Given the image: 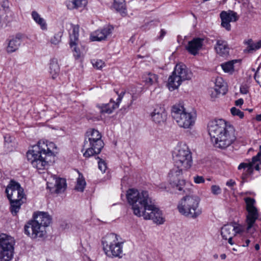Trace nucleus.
I'll list each match as a JSON object with an SVG mask.
<instances>
[{"label":"nucleus","mask_w":261,"mask_h":261,"mask_svg":"<svg viewBox=\"0 0 261 261\" xmlns=\"http://www.w3.org/2000/svg\"><path fill=\"white\" fill-rule=\"evenodd\" d=\"M235 185H236V182L232 179L229 180L226 182V185L228 187H233Z\"/></svg>","instance_id":"nucleus-49"},{"label":"nucleus","mask_w":261,"mask_h":261,"mask_svg":"<svg viewBox=\"0 0 261 261\" xmlns=\"http://www.w3.org/2000/svg\"><path fill=\"white\" fill-rule=\"evenodd\" d=\"M204 39L203 38H195L189 42L186 49L192 55H196L198 51L202 48Z\"/></svg>","instance_id":"nucleus-18"},{"label":"nucleus","mask_w":261,"mask_h":261,"mask_svg":"<svg viewBox=\"0 0 261 261\" xmlns=\"http://www.w3.org/2000/svg\"><path fill=\"white\" fill-rule=\"evenodd\" d=\"M60 67L57 59L51 60L49 65V73L53 79H55L59 75Z\"/></svg>","instance_id":"nucleus-27"},{"label":"nucleus","mask_w":261,"mask_h":261,"mask_svg":"<svg viewBox=\"0 0 261 261\" xmlns=\"http://www.w3.org/2000/svg\"><path fill=\"white\" fill-rule=\"evenodd\" d=\"M141 1L140 0H134V3L137 4V3H138L140 2Z\"/></svg>","instance_id":"nucleus-62"},{"label":"nucleus","mask_w":261,"mask_h":261,"mask_svg":"<svg viewBox=\"0 0 261 261\" xmlns=\"http://www.w3.org/2000/svg\"><path fill=\"white\" fill-rule=\"evenodd\" d=\"M92 63L93 67L97 69H101L105 66V62L101 60H93L92 61Z\"/></svg>","instance_id":"nucleus-39"},{"label":"nucleus","mask_w":261,"mask_h":261,"mask_svg":"<svg viewBox=\"0 0 261 261\" xmlns=\"http://www.w3.org/2000/svg\"><path fill=\"white\" fill-rule=\"evenodd\" d=\"M4 139H5V143L11 142V141H12L11 137L8 135H6L4 137Z\"/></svg>","instance_id":"nucleus-50"},{"label":"nucleus","mask_w":261,"mask_h":261,"mask_svg":"<svg viewBox=\"0 0 261 261\" xmlns=\"http://www.w3.org/2000/svg\"><path fill=\"white\" fill-rule=\"evenodd\" d=\"M200 198L195 195H187L179 201L177 208L182 215L195 219L202 213L201 208L199 207Z\"/></svg>","instance_id":"nucleus-5"},{"label":"nucleus","mask_w":261,"mask_h":261,"mask_svg":"<svg viewBox=\"0 0 261 261\" xmlns=\"http://www.w3.org/2000/svg\"><path fill=\"white\" fill-rule=\"evenodd\" d=\"M143 79L145 84L148 86L154 85L158 82V76L150 72L145 74Z\"/></svg>","instance_id":"nucleus-31"},{"label":"nucleus","mask_w":261,"mask_h":261,"mask_svg":"<svg viewBox=\"0 0 261 261\" xmlns=\"http://www.w3.org/2000/svg\"><path fill=\"white\" fill-rule=\"evenodd\" d=\"M166 32L164 30H163V29L161 30V32H160V36L159 38L160 39H162L164 37V36L166 35Z\"/></svg>","instance_id":"nucleus-53"},{"label":"nucleus","mask_w":261,"mask_h":261,"mask_svg":"<svg viewBox=\"0 0 261 261\" xmlns=\"http://www.w3.org/2000/svg\"><path fill=\"white\" fill-rule=\"evenodd\" d=\"M171 114L177 124L184 128H191L194 126L196 119V113L194 111H188L182 103L173 106Z\"/></svg>","instance_id":"nucleus-4"},{"label":"nucleus","mask_w":261,"mask_h":261,"mask_svg":"<svg viewBox=\"0 0 261 261\" xmlns=\"http://www.w3.org/2000/svg\"><path fill=\"white\" fill-rule=\"evenodd\" d=\"M214 91L216 94L213 95V90H212V98L216 97L218 94H222V95H224L226 93L227 91L226 83L224 82L222 77H218L216 79L215 86L214 88Z\"/></svg>","instance_id":"nucleus-20"},{"label":"nucleus","mask_w":261,"mask_h":261,"mask_svg":"<svg viewBox=\"0 0 261 261\" xmlns=\"http://www.w3.org/2000/svg\"><path fill=\"white\" fill-rule=\"evenodd\" d=\"M261 67V64L259 66V67L257 68V69L256 70V72H255V75L254 76V79L256 80V81L257 82H258V81L256 80V78H257V73L258 72V70H259L260 68Z\"/></svg>","instance_id":"nucleus-55"},{"label":"nucleus","mask_w":261,"mask_h":261,"mask_svg":"<svg viewBox=\"0 0 261 261\" xmlns=\"http://www.w3.org/2000/svg\"><path fill=\"white\" fill-rule=\"evenodd\" d=\"M192 73L189 70L186 66L183 64H177L172 74L168 78V85L170 90H174L186 80L192 78Z\"/></svg>","instance_id":"nucleus-9"},{"label":"nucleus","mask_w":261,"mask_h":261,"mask_svg":"<svg viewBox=\"0 0 261 261\" xmlns=\"http://www.w3.org/2000/svg\"><path fill=\"white\" fill-rule=\"evenodd\" d=\"M185 170L174 167L170 170L168 174L169 181L173 187H176L179 191L183 190L186 192L184 188L186 186L185 180L181 179L182 171Z\"/></svg>","instance_id":"nucleus-12"},{"label":"nucleus","mask_w":261,"mask_h":261,"mask_svg":"<svg viewBox=\"0 0 261 261\" xmlns=\"http://www.w3.org/2000/svg\"><path fill=\"white\" fill-rule=\"evenodd\" d=\"M87 0H67L66 6L69 10L83 9L87 5Z\"/></svg>","instance_id":"nucleus-23"},{"label":"nucleus","mask_w":261,"mask_h":261,"mask_svg":"<svg viewBox=\"0 0 261 261\" xmlns=\"http://www.w3.org/2000/svg\"><path fill=\"white\" fill-rule=\"evenodd\" d=\"M21 42L20 38L17 36L12 38L9 41L8 45L7 47V51L8 53H12L16 51L18 49Z\"/></svg>","instance_id":"nucleus-24"},{"label":"nucleus","mask_w":261,"mask_h":261,"mask_svg":"<svg viewBox=\"0 0 261 261\" xmlns=\"http://www.w3.org/2000/svg\"><path fill=\"white\" fill-rule=\"evenodd\" d=\"M221 234L224 240H228V242L230 245L234 244L232 241V238L235 236V232H234L233 226L230 224L224 225L221 231Z\"/></svg>","instance_id":"nucleus-19"},{"label":"nucleus","mask_w":261,"mask_h":261,"mask_svg":"<svg viewBox=\"0 0 261 261\" xmlns=\"http://www.w3.org/2000/svg\"><path fill=\"white\" fill-rule=\"evenodd\" d=\"M211 192L213 194L218 195L221 193V189L218 185H213L211 187Z\"/></svg>","instance_id":"nucleus-44"},{"label":"nucleus","mask_w":261,"mask_h":261,"mask_svg":"<svg viewBox=\"0 0 261 261\" xmlns=\"http://www.w3.org/2000/svg\"><path fill=\"white\" fill-rule=\"evenodd\" d=\"M98 159H99V161L98 162V168L100 171H101V172H105L106 170L107 169V163L103 160L99 159V158H98Z\"/></svg>","instance_id":"nucleus-41"},{"label":"nucleus","mask_w":261,"mask_h":261,"mask_svg":"<svg viewBox=\"0 0 261 261\" xmlns=\"http://www.w3.org/2000/svg\"><path fill=\"white\" fill-rule=\"evenodd\" d=\"M124 94H125V92H122L120 93V94L118 95V97L117 99V103H118L119 105V102L121 101L122 98L123 97Z\"/></svg>","instance_id":"nucleus-48"},{"label":"nucleus","mask_w":261,"mask_h":261,"mask_svg":"<svg viewBox=\"0 0 261 261\" xmlns=\"http://www.w3.org/2000/svg\"><path fill=\"white\" fill-rule=\"evenodd\" d=\"M174 166L184 170L190 169L193 164L192 153L186 144H179L172 153Z\"/></svg>","instance_id":"nucleus-7"},{"label":"nucleus","mask_w":261,"mask_h":261,"mask_svg":"<svg viewBox=\"0 0 261 261\" xmlns=\"http://www.w3.org/2000/svg\"><path fill=\"white\" fill-rule=\"evenodd\" d=\"M259 160L257 159V157H256L255 156H253L252 159V161L251 162H249L250 164H252V167H253V165L255 164V163L257 162V161H259Z\"/></svg>","instance_id":"nucleus-51"},{"label":"nucleus","mask_w":261,"mask_h":261,"mask_svg":"<svg viewBox=\"0 0 261 261\" xmlns=\"http://www.w3.org/2000/svg\"><path fill=\"white\" fill-rule=\"evenodd\" d=\"M215 49L216 53L221 56H227L229 54V48L227 42L221 39L216 40Z\"/></svg>","instance_id":"nucleus-21"},{"label":"nucleus","mask_w":261,"mask_h":261,"mask_svg":"<svg viewBox=\"0 0 261 261\" xmlns=\"http://www.w3.org/2000/svg\"><path fill=\"white\" fill-rule=\"evenodd\" d=\"M70 46H73L75 44L77 43L79 38V29L75 27L73 28L72 33L70 36Z\"/></svg>","instance_id":"nucleus-34"},{"label":"nucleus","mask_w":261,"mask_h":261,"mask_svg":"<svg viewBox=\"0 0 261 261\" xmlns=\"http://www.w3.org/2000/svg\"><path fill=\"white\" fill-rule=\"evenodd\" d=\"M51 156V152H46L45 148L40 147L39 145L33 147V149L28 151L27 157L33 166L38 170L44 169L50 161L48 158Z\"/></svg>","instance_id":"nucleus-8"},{"label":"nucleus","mask_w":261,"mask_h":261,"mask_svg":"<svg viewBox=\"0 0 261 261\" xmlns=\"http://www.w3.org/2000/svg\"><path fill=\"white\" fill-rule=\"evenodd\" d=\"M62 35V31H60L55 34L54 37L50 39V43L53 45H58L61 41Z\"/></svg>","instance_id":"nucleus-37"},{"label":"nucleus","mask_w":261,"mask_h":261,"mask_svg":"<svg viewBox=\"0 0 261 261\" xmlns=\"http://www.w3.org/2000/svg\"><path fill=\"white\" fill-rule=\"evenodd\" d=\"M247 168V171L249 173H251L253 171V167H252V164L250 163H241L238 169L241 170L242 169H245Z\"/></svg>","instance_id":"nucleus-38"},{"label":"nucleus","mask_w":261,"mask_h":261,"mask_svg":"<svg viewBox=\"0 0 261 261\" xmlns=\"http://www.w3.org/2000/svg\"><path fill=\"white\" fill-rule=\"evenodd\" d=\"M254 248L256 250H257V251L260 248L259 244H255Z\"/></svg>","instance_id":"nucleus-60"},{"label":"nucleus","mask_w":261,"mask_h":261,"mask_svg":"<svg viewBox=\"0 0 261 261\" xmlns=\"http://www.w3.org/2000/svg\"><path fill=\"white\" fill-rule=\"evenodd\" d=\"M113 7L122 16L126 15L127 12L124 0H114Z\"/></svg>","instance_id":"nucleus-29"},{"label":"nucleus","mask_w":261,"mask_h":261,"mask_svg":"<svg viewBox=\"0 0 261 261\" xmlns=\"http://www.w3.org/2000/svg\"><path fill=\"white\" fill-rule=\"evenodd\" d=\"M9 201L10 203V212L13 216H15L19 212L21 205L23 203V201L20 198L14 200Z\"/></svg>","instance_id":"nucleus-30"},{"label":"nucleus","mask_w":261,"mask_h":261,"mask_svg":"<svg viewBox=\"0 0 261 261\" xmlns=\"http://www.w3.org/2000/svg\"><path fill=\"white\" fill-rule=\"evenodd\" d=\"M51 222V218L47 213L38 212L24 226V233L33 239L43 238L46 233V227Z\"/></svg>","instance_id":"nucleus-3"},{"label":"nucleus","mask_w":261,"mask_h":261,"mask_svg":"<svg viewBox=\"0 0 261 261\" xmlns=\"http://www.w3.org/2000/svg\"><path fill=\"white\" fill-rule=\"evenodd\" d=\"M232 250H233V251H237V248H232Z\"/></svg>","instance_id":"nucleus-64"},{"label":"nucleus","mask_w":261,"mask_h":261,"mask_svg":"<svg viewBox=\"0 0 261 261\" xmlns=\"http://www.w3.org/2000/svg\"><path fill=\"white\" fill-rule=\"evenodd\" d=\"M214 257L215 258H218V255L217 254H215L214 255Z\"/></svg>","instance_id":"nucleus-63"},{"label":"nucleus","mask_w":261,"mask_h":261,"mask_svg":"<svg viewBox=\"0 0 261 261\" xmlns=\"http://www.w3.org/2000/svg\"><path fill=\"white\" fill-rule=\"evenodd\" d=\"M56 179L55 186L56 187V192L57 193H61L64 192L66 187V180L63 178H57L54 176Z\"/></svg>","instance_id":"nucleus-32"},{"label":"nucleus","mask_w":261,"mask_h":261,"mask_svg":"<svg viewBox=\"0 0 261 261\" xmlns=\"http://www.w3.org/2000/svg\"><path fill=\"white\" fill-rule=\"evenodd\" d=\"M113 28L108 25L101 30H98L91 35V40L92 41H99L106 39L112 33Z\"/></svg>","instance_id":"nucleus-17"},{"label":"nucleus","mask_w":261,"mask_h":261,"mask_svg":"<svg viewBox=\"0 0 261 261\" xmlns=\"http://www.w3.org/2000/svg\"><path fill=\"white\" fill-rule=\"evenodd\" d=\"M6 193L9 200H14L19 198L23 199V189L20 184L13 180H11L6 189Z\"/></svg>","instance_id":"nucleus-13"},{"label":"nucleus","mask_w":261,"mask_h":261,"mask_svg":"<svg viewBox=\"0 0 261 261\" xmlns=\"http://www.w3.org/2000/svg\"><path fill=\"white\" fill-rule=\"evenodd\" d=\"M211 141L217 148L225 149L236 139L235 129L222 119L211 121L208 124Z\"/></svg>","instance_id":"nucleus-2"},{"label":"nucleus","mask_w":261,"mask_h":261,"mask_svg":"<svg viewBox=\"0 0 261 261\" xmlns=\"http://www.w3.org/2000/svg\"><path fill=\"white\" fill-rule=\"evenodd\" d=\"M31 16L34 21L38 24L43 30L47 29V24L44 18L41 17L40 15L36 11H33Z\"/></svg>","instance_id":"nucleus-28"},{"label":"nucleus","mask_w":261,"mask_h":261,"mask_svg":"<svg viewBox=\"0 0 261 261\" xmlns=\"http://www.w3.org/2000/svg\"><path fill=\"white\" fill-rule=\"evenodd\" d=\"M256 155L258 156H259V157H260V156H261V145L259 146V151L257 153Z\"/></svg>","instance_id":"nucleus-61"},{"label":"nucleus","mask_w":261,"mask_h":261,"mask_svg":"<svg viewBox=\"0 0 261 261\" xmlns=\"http://www.w3.org/2000/svg\"><path fill=\"white\" fill-rule=\"evenodd\" d=\"M45 147L46 148H45L46 152H49V151H51V155L53 154V151L51 150V149H53L54 148H56V146H55V144L52 143V142H50L49 144H46L45 145Z\"/></svg>","instance_id":"nucleus-45"},{"label":"nucleus","mask_w":261,"mask_h":261,"mask_svg":"<svg viewBox=\"0 0 261 261\" xmlns=\"http://www.w3.org/2000/svg\"><path fill=\"white\" fill-rule=\"evenodd\" d=\"M244 43L247 45V47L244 49L245 53H252L261 48V40L254 43L251 39H249Z\"/></svg>","instance_id":"nucleus-26"},{"label":"nucleus","mask_w":261,"mask_h":261,"mask_svg":"<svg viewBox=\"0 0 261 261\" xmlns=\"http://www.w3.org/2000/svg\"><path fill=\"white\" fill-rule=\"evenodd\" d=\"M194 181L196 184H201L204 182V179L203 176H196L194 177Z\"/></svg>","instance_id":"nucleus-46"},{"label":"nucleus","mask_w":261,"mask_h":261,"mask_svg":"<svg viewBox=\"0 0 261 261\" xmlns=\"http://www.w3.org/2000/svg\"><path fill=\"white\" fill-rule=\"evenodd\" d=\"M86 186V181L83 176L80 174L79 178L76 181V185L75 187V189L76 191L80 192H83L85 189V187Z\"/></svg>","instance_id":"nucleus-35"},{"label":"nucleus","mask_w":261,"mask_h":261,"mask_svg":"<svg viewBox=\"0 0 261 261\" xmlns=\"http://www.w3.org/2000/svg\"><path fill=\"white\" fill-rule=\"evenodd\" d=\"M14 238L6 234L0 235V261H10L14 253Z\"/></svg>","instance_id":"nucleus-11"},{"label":"nucleus","mask_w":261,"mask_h":261,"mask_svg":"<svg viewBox=\"0 0 261 261\" xmlns=\"http://www.w3.org/2000/svg\"><path fill=\"white\" fill-rule=\"evenodd\" d=\"M250 241L248 239H247L246 241H245V244H243L242 245V246L243 247H247L249 245V244L250 243Z\"/></svg>","instance_id":"nucleus-56"},{"label":"nucleus","mask_w":261,"mask_h":261,"mask_svg":"<svg viewBox=\"0 0 261 261\" xmlns=\"http://www.w3.org/2000/svg\"><path fill=\"white\" fill-rule=\"evenodd\" d=\"M14 18V14L10 10L9 3L4 1L0 7V23L4 24L12 21Z\"/></svg>","instance_id":"nucleus-14"},{"label":"nucleus","mask_w":261,"mask_h":261,"mask_svg":"<svg viewBox=\"0 0 261 261\" xmlns=\"http://www.w3.org/2000/svg\"><path fill=\"white\" fill-rule=\"evenodd\" d=\"M256 120L258 121H261V114L256 116Z\"/></svg>","instance_id":"nucleus-57"},{"label":"nucleus","mask_w":261,"mask_h":261,"mask_svg":"<svg viewBox=\"0 0 261 261\" xmlns=\"http://www.w3.org/2000/svg\"><path fill=\"white\" fill-rule=\"evenodd\" d=\"M220 257L222 259H225L226 257V255L225 254H222L221 255H220Z\"/></svg>","instance_id":"nucleus-58"},{"label":"nucleus","mask_w":261,"mask_h":261,"mask_svg":"<svg viewBox=\"0 0 261 261\" xmlns=\"http://www.w3.org/2000/svg\"><path fill=\"white\" fill-rule=\"evenodd\" d=\"M230 112L233 116H237L240 118L244 117V113L241 111L239 109H237L236 107H232L230 109Z\"/></svg>","instance_id":"nucleus-40"},{"label":"nucleus","mask_w":261,"mask_h":261,"mask_svg":"<svg viewBox=\"0 0 261 261\" xmlns=\"http://www.w3.org/2000/svg\"><path fill=\"white\" fill-rule=\"evenodd\" d=\"M248 215H247V229L249 230L254 225L256 220L259 217V214L257 208L247 210Z\"/></svg>","instance_id":"nucleus-22"},{"label":"nucleus","mask_w":261,"mask_h":261,"mask_svg":"<svg viewBox=\"0 0 261 261\" xmlns=\"http://www.w3.org/2000/svg\"><path fill=\"white\" fill-rule=\"evenodd\" d=\"M261 67V64L259 66V67L257 68V69L256 70V72H255V75L254 76V79L256 80V81L257 82H258V81L256 80V78H257V73L258 72V70H259L260 68Z\"/></svg>","instance_id":"nucleus-54"},{"label":"nucleus","mask_w":261,"mask_h":261,"mask_svg":"<svg viewBox=\"0 0 261 261\" xmlns=\"http://www.w3.org/2000/svg\"><path fill=\"white\" fill-rule=\"evenodd\" d=\"M238 60H232L228 61L221 65L223 70L225 72L232 73L234 71V63H237Z\"/></svg>","instance_id":"nucleus-33"},{"label":"nucleus","mask_w":261,"mask_h":261,"mask_svg":"<svg viewBox=\"0 0 261 261\" xmlns=\"http://www.w3.org/2000/svg\"><path fill=\"white\" fill-rule=\"evenodd\" d=\"M243 99L242 98L239 99L236 101L235 103L237 106H241L243 103Z\"/></svg>","instance_id":"nucleus-52"},{"label":"nucleus","mask_w":261,"mask_h":261,"mask_svg":"<svg viewBox=\"0 0 261 261\" xmlns=\"http://www.w3.org/2000/svg\"><path fill=\"white\" fill-rule=\"evenodd\" d=\"M119 104L114 101L111 100L110 102L99 106L98 107L102 113L111 114L116 108H118Z\"/></svg>","instance_id":"nucleus-25"},{"label":"nucleus","mask_w":261,"mask_h":261,"mask_svg":"<svg viewBox=\"0 0 261 261\" xmlns=\"http://www.w3.org/2000/svg\"><path fill=\"white\" fill-rule=\"evenodd\" d=\"M246 205V210L257 208L255 206V201L253 198L246 197L244 198Z\"/></svg>","instance_id":"nucleus-36"},{"label":"nucleus","mask_w":261,"mask_h":261,"mask_svg":"<svg viewBox=\"0 0 261 261\" xmlns=\"http://www.w3.org/2000/svg\"><path fill=\"white\" fill-rule=\"evenodd\" d=\"M103 248L105 253L109 257H121L122 253V244L118 240V236L110 233L103 238Z\"/></svg>","instance_id":"nucleus-10"},{"label":"nucleus","mask_w":261,"mask_h":261,"mask_svg":"<svg viewBox=\"0 0 261 261\" xmlns=\"http://www.w3.org/2000/svg\"><path fill=\"white\" fill-rule=\"evenodd\" d=\"M221 19V25L227 31L231 29L230 22H235L238 19L237 13L233 11H222L220 15Z\"/></svg>","instance_id":"nucleus-15"},{"label":"nucleus","mask_w":261,"mask_h":261,"mask_svg":"<svg viewBox=\"0 0 261 261\" xmlns=\"http://www.w3.org/2000/svg\"><path fill=\"white\" fill-rule=\"evenodd\" d=\"M77 43L75 44L73 46H70L74 51L73 55L76 59H80L82 56V54L79 49L76 47Z\"/></svg>","instance_id":"nucleus-43"},{"label":"nucleus","mask_w":261,"mask_h":261,"mask_svg":"<svg viewBox=\"0 0 261 261\" xmlns=\"http://www.w3.org/2000/svg\"><path fill=\"white\" fill-rule=\"evenodd\" d=\"M230 224L232 225L234 227V232H235V236L237 234H239L242 232L244 230V228L242 226L236 224V223H230Z\"/></svg>","instance_id":"nucleus-42"},{"label":"nucleus","mask_w":261,"mask_h":261,"mask_svg":"<svg viewBox=\"0 0 261 261\" xmlns=\"http://www.w3.org/2000/svg\"><path fill=\"white\" fill-rule=\"evenodd\" d=\"M100 133L96 129H89L86 134V137L83 145L86 151L83 155L86 158H89L95 154H98L104 146L101 140Z\"/></svg>","instance_id":"nucleus-6"},{"label":"nucleus","mask_w":261,"mask_h":261,"mask_svg":"<svg viewBox=\"0 0 261 261\" xmlns=\"http://www.w3.org/2000/svg\"><path fill=\"white\" fill-rule=\"evenodd\" d=\"M126 198L134 215L143 217L145 220H152L157 224L164 223L161 211L154 204L147 191L129 189L127 191Z\"/></svg>","instance_id":"nucleus-1"},{"label":"nucleus","mask_w":261,"mask_h":261,"mask_svg":"<svg viewBox=\"0 0 261 261\" xmlns=\"http://www.w3.org/2000/svg\"><path fill=\"white\" fill-rule=\"evenodd\" d=\"M254 169L257 170V171H259L260 170V167H259V166L258 164H257L254 167Z\"/></svg>","instance_id":"nucleus-59"},{"label":"nucleus","mask_w":261,"mask_h":261,"mask_svg":"<svg viewBox=\"0 0 261 261\" xmlns=\"http://www.w3.org/2000/svg\"><path fill=\"white\" fill-rule=\"evenodd\" d=\"M248 92V87L246 85H242L240 87V92L242 94H247Z\"/></svg>","instance_id":"nucleus-47"},{"label":"nucleus","mask_w":261,"mask_h":261,"mask_svg":"<svg viewBox=\"0 0 261 261\" xmlns=\"http://www.w3.org/2000/svg\"><path fill=\"white\" fill-rule=\"evenodd\" d=\"M150 116L153 122L159 125L165 123L167 119V114L165 109L159 106H156L151 113Z\"/></svg>","instance_id":"nucleus-16"}]
</instances>
